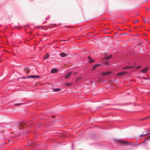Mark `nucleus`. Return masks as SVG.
<instances>
[{
	"label": "nucleus",
	"instance_id": "obj_1",
	"mask_svg": "<svg viewBox=\"0 0 150 150\" xmlns=\"http://www.w3.org/2000/svg\"><path fill=\"white\" fill-rule=\"evenodd\" d=\"M118 142L123 145H129L130 144H131L129 142L127 141H124L123 140H119L118 141Z\"/></svg>",
	"mask_w": 150,
	"mask_h": 150
},
{
	"label": "nucleus",
	"instance_id": "obj_2",
	"mask_svg": "<svg viewBox=\"0 0 150 150\" xmlns=\"http://www.w3.org/2000/svg\"><path fill=\"white\" fill-rule=\"evenodd\" d=\"M40 77L39 76H37V75H30V76H27V77L26 78H31L32 79L33 78H39Z\"/></svg>",
	"mask_w": 150,
	"mask_h": 150
},
{
	"label": "nucleus",
	"instance_id": "obj_3",
	"mask_svg": "<svg viewBox=\"0 0 150 150\" xmlns=\"http://www.w3.org/2000/svg\"><path fill=\"white\" fill-rule=\"evenodd\" d=\"M127 72H126L122 71L118 73L117 75L118 76H122L125 74Z\"/></svg>",
	"mask_w": 150,
	"mask_h": 150
},
{
	"label": "nucleus",
	"instance_id": "obj_4",
	"mask_svg": "<svg viewBox=\"0 0 150 150\" xmlns=\"http://www.w3.org/2000/svg\"><path fill=\"white\" fill-rule=\"evenodd\" d=\"M25 126V123H20L19 125H18V126H21V129H22V128H24Z\"/></svg>",
	"mask_w": 150,
	"mask_h": 150
},
{
	"label": "nucleus",
	"instance_id": "obj_5",
	"mask_svg": "<svg viewBox=\"0 0 150 150\" xmlns=\"http://www.w3.org/2000/svg\"><path fill=\"white\" fill-rule=\"evenodd\" d=\"M111 73V72L110 71H107L106 72H104L103 73L101 74V75H104V76H106L108 75H109V74H110Z\"/></svg>",
	"mask_w": 150,
	"mask_h": 150
},
{
	"label": "nucleus",
	"instance_id": "obj_6",
	"mask_svg": "<svg viewBox=\"0 0 150 150\" xmlns=\"http://www.w3.org/2000/svg\"><path fill=\"white\" fill-rule=\"evenodd\" d=\"M101 64H96L94 65L92 67V70L93 71L98 66L101 65Z\"/></svg>",
	"mask_w": 150,
	"mask_h": 150
},
{
	"label": "nucleus",
	"instance_id": "obj_7",
	"mask_svg": "<svg viewBox=\"0 0 150 150\" xmlns=\"http://www.w3.org/2000/svg\"><path fill=\"white\" fill-rule=\"evenodd\" d=\"M72 73V72H69V73H68L67 74V75L65 76V78L66 79H67L68 78H69L71 76Z\"/></svg>",
	"mask_w": 150,
	"mask_h": 150
},
{
	"label": "nucleus",
	"instance_id": "obj_8",
	"mask_svg": "<svg viewBox=\"0 0 150 150\" xmlns=\"http://www.w3.org/2000/svg\"><path fill=\"white\" fill-rule=\"evenodd\" d=\"M148 70V68L147 67H146L142 70L141 71V72L143 73H145Z\"/></svg>",
	"mask_w": 150,
	"mask_h": 150
},
{
	"label": "nucleus",
	"instance_id": "obj_9",
	"mask_svg": "<svg viewBox=\"0 0 150 150\" xmlns=\"http://www.w3.org/2000/svg\"><path fill=\"white\" fill-rule=\"evenodd\" d=\"M103 59V62L104 63V64L107 66H108L109 65L108 64V62L106 60H104V58Z\"/></svg>",
	"mask_w": 150,
	"mask_h": 150
},
{
	"label": "nucleus",
	"instance_id": "obj_10",
	"mask_svg": "<svg viewBox=\"0 0 150 150\" xmlns=\"http://www.w3.org/2000/svg\"><path fill=\"white\" fill-rule=\"evenodd\" d=\"M60 55L62 57H66L67 55L64 53H60Z\"/></svg>",
	"mask_w": 150,
	"mask_h": 150
},
{
	"label": "nucleus",
	"instance_id": "obj_11",
	"mask_svg": "<svg viewBox=\"0 0 150 150\" xmlns=\"http://www.w3.org/2000/svg\"><path fill=\"white\" fill-rule=\"evenodd\" d=\"M57 72V69L55 68H54L52 69L51 72V73H55Z\"/></svg>",
	"mask_w": 150,
	"mask_h": 150
},
{
	"label": "nucleus",
	"instance_id": "obj_12",
	"mask_svg": "<svg viewBox=\"0 0 150 150\" xmlns=\"http://www.w3.org/2000/svg\"><path fill=\"white\" fill-rule=\"evenodd\" d=\"M112 57V56L111 55H110L109 56H108L106 57H105L104 58V60H107L108 59H109L110 58H111Z\"/></svg>",
	"mask_w": 150,
	"mask_h": 150
},
{
	"label": "nucleus",
	"instance_id": "obj_13",
	"mask_svg": "<svg viewBox=\"0 0 150 150\" xmlns=\"http://www.w3.org/2000/svg\"><path fill=\"white\" fill-rule=\"evenodd\" d=\"M25 71L27 74H28L29 72V68H26L25 69Z\"/></svg>",
	"mask_w": 150,
	"mask_h": 150
},
{
	"label": "nucleus",
	"instance_id": "obj_14",
	"mask_svg": "<svg viewBox=\"0 0 150 150\" xmlns=\"http://www.w3.org/2000/svg\"><path fill=\"white\" fill-rule=\"evenodd\" d=\"M49 54H47L45 56H44V59H45L48 58L49 57Z\"/></svg>",
	"mask_w": 150,
	"mask_h": 150
},
{
	"label": "nucleus",
	"instance_id": "obj_15",
	"mask_svg": "<svg viewBox=\"0 0 150 150\" xmlns=\"http://www.w3.org/2000/svg\"><path fill=\"white\" fill-rule=\"evenodd\" d=\"M149 134V133H147L146 134H142L140 135H139V137H143L145 136L146 134Z\"/></svg>",
	"mask_w": 150,
	"mask_h": 150
},
{
	"label": "nucleus",
	"instance_id": "obj_16",
	"mask_svg": "<svg viewBox=\"0 0 150 150\" xmlns=\"http://www.w3.org/2000/svg\"><path fill=\"white\" fill-rule=\"evenodd\" d=\"M133 67H132H132H131V66L126 67H124L123 69H127L128 68H133Z\"/></svg>",
	"mask_w": 150,
	"mask_h": 150
},
{
	"label": "nucleus",
	"instance_id": "obj_17",
	"mask_svg": "<svg viewBox=\"0 0 150 150\" xmlns=\"http://www.w3.org/2000/svg\"><path fill=\"white\" fill-rule=\"evenodd\" d=\"M60 90V89L59 88H57L56 89H55L54 91V92H58Z\"/></svg>",
	"mask_w": 150,
	"mask_h": 150
},
{
	"label": "nucleus",
	"instance_id": "obj_18",
	"mask_svg": "<svg viewBox=\"0 0 150 150\" xmlns=\"http://www.w3.org/2000/svg\"><path fill=\"white\" fill-rule=\"evenodd\" d=\"M94 61V59H90V60H89V62L90 63H92V62H93Z\"/></svg>",
	"mask_w": 150,
	"mask_h": 150
},
{
	"label": "nucleus",
	"instance_id": "obj_19",
	"mask_svg": "<svg viewBox=\"0 0 150 150\" xmlns=\"http://www.w3.org/2000/svg\"><path fill=\"white\" fill-rule=\"evenodd\" d=\"M71 84L70 83H67L66 84V85L67 86H71Z\"/></svg>",
	"mask_w": 150,
	"mask_h": 150
},
{
	"label": "nucleus",
	"instance_id": "obj_20",
	"mask_svg": "<svg viewBox=\"0 0 150 150\" xmlns=\"http://www.w3.org/2000/svg\"><path fill=\"white\" fill-rule=\"evenodd\" d=\"M138 22H139L138 19H137L135 20L134 21V23H137Z\"/></svg>",
	"mask_w": 150,
	"mask_h": 150
},
{
	"label": "nucleus",
	"instance_id": "obj_21",
	"mask_svg": "<svg viewBox=\"0 0 150 150\" xmlns=\"http://www.w3.org/2000/svg\"><path fill=\"white\" fill-rule=\"evenodd\" d=\"M143 20L144 23H147V21H146V20H145V19H144V18H143Z\"/></svg>",
	"mask_w": 150,
	"mask_h": 150
},
{
	"label": "nucleus",
	"instance_id": "obj_22",
	"mask_svg": "<svg viewBox=\"0 0 150 150\" xmlns=\"http://www.w3.org/2000/svg\"><path fill=\"white\" fill-rule=\"evenodd\" d=\"M22 104V103H18V104H16L15 105H21Z\"/></svg>",
	"mask_w": 150,
	"mask_h": 150
},
{
	"label": "nucleus",
	"instance_id": "obj_23",
	"mask_svg": "<svg viewBox=\"0 0 150 150\" xmlns=\"http://www.w3.org/2000/svg\"><path fill=\"white\" fill-rule=\"evenodd\" d=\"M149 139H150V135L147 138V140H148Z\"/></svg>",
	"mask_w": 150,
	"mask_h": 150
},
{
	"label": "nucleus",
	"instance_id": "obj_24",
	"mask_svg": "<svg viewBox=\"0 0 150 150\" xmlns=\"http://www.w3.org/2000/svg\"><path fill=\"white\" fill-rule=\"evenodd\" d=\"M141 66H139L137 68H136V69L140 68H141Z\"/></svg>",
	"mask_w": 150,
	"mask_h": 150
},
{
	"label": "nucleus",
	"instance_id": "obj_25",
	"mask_svg": "<svg viewBox=\"0 0 150 150\" xmlns=\"http://www.w3.org/2000/svg\"><path fill=\"white\" fill-rule=\"evenodd\" d=\"M88 57L89 60L91 59V57L90 56H88Z\"/></svg>",
	"mask_w": 150,
	"mask_h": 150
},
{
	"label": "nucleus",
	"instance_id": "obj_26",
	"mask_svg": "<svg viewBox=\"0 0 150 150\" xmlns=\"http://www.w3.org/2000/svg\"><path fill=\"white\" fill-rule=\"evenodd\" d=\"M77 74V72H75V73H74V74Z\"/></svg>",
	"mask_w": 150,
	"mask_h": 150
},
{
	"label": "nucleus",
	"instance_id": "obj_27",
	"mask_svg": "<svg viewBox=\"0 0 150 150\" xmlns=\"http://www.w3.org/2000/svg\"><path fill=\"white\" fill-rule=\"evenodd\" d=\"M52 117L53 118H54L55 117L54 116H52Z\"/></svg>",
	"mask_w": 150,
	"mask_h": 150
}]
</instances>
